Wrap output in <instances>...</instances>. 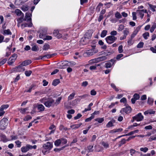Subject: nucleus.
Here are the masks:
<instances>
[{
  "label": "nucleus",
  "instance_id": "1",
  "mask_svg": "<svg viewBox=\"0 0 156 156\" xmlns=\"http://www.w3.org/2000/svg\"><path fill=\"white\" fill-rule=\"evenodd\" d=\"M62 99V97L58 98L55 101V100L51 98L44 97L40 99V102L43 104L47 108L54 107L60 104Z\"/></svg>",
  "mask_w": 156,
  "mask_h": 156
},
{
  "label": "nucleus",
  "instance_id": "2",
  "mask_svg": "<svg viewBox=\"0 0 156 156\" xmlns=\"http://www.w3.org/2000/svg\"><path fill=\"white\" fill-rule=\"evenodd\" d=\"M52 147L53 143L51 142H47L43 145L41 148L42 152L44 155L48 151L51 150Z\"/></svg>",
  "mask_w": 156,
  "mask_h": 156
},
{
  "label": "nucleus",
  "instance_id": "3",
  "mask_svg": "<svg viewBox=\"0 0 156 156\" xmlns=\"http://www.w3.org/2000/svg\"><path fill=\"white\" fill-rule=\"evenodd\" d=\"M37 146L36 145L32 146L29 144H27L26 146L22 147L21 149V151L23 153H26L28 151L32 149H36Z\"/></svg>",
  "mask_w": 156,
  "mask_h": 156
},
{
  "label": "nucleus",
  "instance_id": "4",
  "mask_svg": "<svg viewBox=\"0 0 156 156\" xmlns=\"http://www.w3.org/2000/svg\"><path fill=\"white\" fill-rule=\"evenodd\" d=\"M8 122V120L7 118H3L0 121V129L3 130L6 129Z\"/></svg>",
  "mask_w": 156,
  "mask_h": 156
},
{
  "label": "nucleus",
  "instance_id": "5",
  "mask_svg": "<svg viewBox=\"0 0 156 156\" xmlns=\"http://www.w3.org/2000/svg\"><path fill=\"white\" fill-rule=\"evenodd\" d=\"M25 67L22 66L21 64L17 66L16 67L10 70V73H16L23 71L25 70Z\"/></svg>",
  "mask_w": 156,
  "mask_h": 156
},
{
  "label": "nucleus",
  "instance_id": "6",
  "mask_svg": "<svg viewBox=\"0 0 156 156\" xmlns=\"http://www.w3.org/2000/svg\"><path fill=\"white\" fill-rule=\"evenodd\" d=\"M97 51L95 49L92 48L91 49L87 51L86 52L84 53L83 55L84 57H87L93 55L94 54L96 53Z\"/></svg>",
  "mask_w": 156,
  "mask_h": 156
},
{
  "label": "nucleus",
  "instance_id": "7",
  "mask_svg": "<svg viewBox=\"0 0 156 156\" xmlns=\"http://www.w3.org/2000/svg\"><path fill=\"white\" fill-rule=\"evenodd\" d=\"M117 39V37L114 36L110 35L107 37L105 38V40L108 43L110 44L113 43Z\"/></svg>",
  "mask_w": 156,
  "mask_h": 156
},
{
  "label": "nucleus",
  "instance_id": "8",
  "mask_svg": "<svg viewBox=\"0 0 156 156\" xmlns=\"http://www.w3.org/2000/svg\"><path fill=\"white\" fill-rule=\"evenodd\" d=\"M67 66V61L64 60L58 62L57 64V66L59 69L65 68Z\"/></svg>",
  "mask_w": 156,
  "mask_h": 156
},
{
  "label": "nucleus",
  "instance_id": "9",
  "mask_svg": "<svg viewBox=\"0 0 156 156\" xmlns=\"http://www.w3.org/2000/svg\"><path fill=\"white\" fill-rule=\"evenodd\" d=\"M115 62V60L114 59H111L110 60L106 62L105 63L104 66L107 69L110 68L114 64Z\"/></svg>",
  "mask_w": 156,
  "mask_h": 156
},
{
  "label": "nucleus",
  "instance_id": "10",
  "mask_svg": "<svg viewBox=\"0 0 156 156\" xmlns=\"http://www.w3.org/2000/svg\"><path fill=\"white\" fill-rule=\"evenodd\" d=\"M131 111V107L128 106L122 109L120 111V112L122 114H123L124 113L128 114L130 113Z\"/></svg>",
  "mask_w": 156,
  "mask_h": 156
},
{
  "label": "nucleus",
  "instance_id": "11",
  "mask_svg": "<svg viewBox=\"0 0 156 156\" xmlns=\"http://www.w3.org/2000/svg\"><path fill=\"white\" fill-rule=\"evenodd\" d=\"M133 119H135L137 122L141 121L144 119V116L141 113H139L133 117Z\"/></svg>",
  "mask_w": 156,
  "mask_h": 156
},
{
  "label": "nucleus",
  "instance_id": "12",
  "mask_svg": "<svg viewBox=\"0 0 156 156\" xmlns=\"http://www.w3.org/2000/svg\"><path fill=\"white\" fill-rule=\"evenodd\" d=\"M37 109L39 112H42L44 111L45 109L44 106L42 104L37 103L36 106Z\"/></svg>",
  "mask_w": 156,
  "mask_h": 156
},
{
  "label": "nucleus",
  "instance_id": "13",
  "mask_svg": "<svg viewBox=\"0 0 156 156\" xmlns=\"http://www.w3.org/2000/svg\"><path fill=\"white\" fill-rule=\"evenodd\" d=\"M136 12L140 15L141 19L143 17L144 15V13H147V11L146 10H136Z\"/></svg>",
  "mask_w": 156,
  "mask_h": 156
},
{
  "label": "nucleus",
  "instance_id": "14",
  "mask_svg": "<svg viewBox=\"0 0 156 156\" xmlns=\"http://www.w3.org/2000/svg\"><path fill=\"white\" fill-rule=\"evenodd\" d=\"M32 16V13L30 12H27L26 14L25 18L24 19V20L27 21H31V17Z\"/></svg>",
  "mask_w": 156,
  "mask_h": 156
},
{
  "label": "nucleus",
  "instance_id": "15",
  "mask_svg": "<svg viewBox=\"0 0 156 156\" xmlns=\"http://www.w3.org/2000/svg\"><path fill=\"white\" fill-rule=\"evenodd\" d=\"M57 55L56 53H54L51 54H48L44 56H41V58H50L55 57Z\"/></svg>",
  "mask_w": 156,
  "mask_h": 156
},
{
  "label": "nucleus",
  "instance_id": "16",
  "mask_svg": "<svg viewBox=\"0 0 156 156\" xmlns=\"http://www.w3.org/2000/svg\"><path fill=\"white\" fill-rule=\"evenodd\" d=\"M88 41L89 40L87 39V38H86L83 37L81 39L80 41V43L83 45H85L88 43Z\"/></svg>",
  "mask_w": 156,
  "mask_h": 156
},
{
  "label": "nucleus",
  "instance_id": "17",
  "mask_svg": "<svg viewBox=\"0 0 156 156\" xmlns=\"http://www.w3.org/2000/svg\"><path fill=\"white\" fill-rule=\"evenodd\" d=\"M32 62L31 60L30 59L26 60L23 62L21 63V65L23 67L24 66H25L27 65H28L31 63Z\"/></svg>",
  "mask_w": 156,
  "mask_h": 156
},
{
  "label": "nucleus",
  "instance_id": "18",
  "mask_svg": "<svg viewBox=\"0 0 156 156\" xmlns=\"http://www.w3.org/2000/svg\"><path fill=\"white\" fill-rule=\"evenodd\" d=\"M82 125V123H80L79 124H74L70 126V127L73 129H76L79 128Z\"/></svg>",
  "mask_w": 156,
  "mask_h": 156
},
{
  "label": "nucleus",
  "instance_id": "19",
  "mask_svg": "<svg viewBox=\"0 0 156 156\" xmlns=\"http://www.w3.org/2000/svg\"><path fill=\"white\" fill-rule=\"evenodd\" d=\"M15 13L18 16L24 17V14L19 9H16L15 11Z\"/></svg>",
  "mask_w": 156,
  "mask_h": 156
},
{
  "label": "nucleus",
  "instance_id": "20",
  "mask_svg": "<svg viewBox=\"0 0 156 156\" xmlns=\"http://www.w3.org/2000/svg\"><path fill=\"white\" fill-rule=\"evenodd\" d=\"M60 83V80L59 79H56L53 80L52 83V85L56 86Z\"/></svg>",
  "mask_w": 156,
  "mask_h": 156
},
{
  "label": "nucleus",
  "instance_id": "21",
  "mask_svg": "<svg viewBox=\"0 0 156 156\" xmlns=\"http://www.w3.org/2000/svg\"><path fill=\"white\" fill-rule=\"evenodd\" d=\"M0 136L2 138V140L3 142H6L8 141L5 135L1 134L0 135Z\"/></svg>",
  "mask_w": 156,
  "mask_h": 156
},
{
  "label": "nucleus",
  "instance_id": "22",
  "mask_svg": "<svg viewBox=\"0 0 156 156\" xmlns=\"http://www.w3.org/2000/svg\"><path fill=\"white\" fill-rule=\"evenodd\" d=\"M33 24L30 21L29 23H25L24 24H22L21 25V27H23L24 26V27H31L32 26Z\"/></svg>",
  "mask_w": 156,
  "mask_h": 156
},
{
  "label": "nucleus",
  "instance_id": "23",
  "mask_svg": "<svg viewBox=\"0 0 156 156\" xmlns=\"http://www.w3.org/2000/svg\"><path fill=\"white\" fill-rule=\"evenodd\" d=\"M76 64L75 62L73 61H67V66L73 67Z\"/></svg>",
  "mask_w": 156,
  "mask_h": 156
},
{
  "label": "nucleus",
  "instance_id": "24",
  "mask_svg": "<svg viewBox=\"0 0 156 156\" xmlns=\"http://www.w3.org/2000/svg\"><path fill=\"white\" fill-rule=\"evenodd\" d=\"M123 129L122 128H120L118 129H114L111 130L110 131L111 133H114L116 132H121L122 131Z\"/></svg>",
  "mask_w": 156,
  "mask_h": 156
},
{
  "label": "nucleus",
  "instance_id": "25",
  "mask_svg": "<svg viewBox=\"0 0 156 156\" xmlns=\"http://www.w3.org/2000/svg\"><path fill=\"white\" fill-rule=\"evenodd\" d=\"M29 110V107L25 108H21L20 109V112L23 114H25L27 111Z\"/></svg>",
  "mask_w": 156,
  "mask_h": 156
},
{
  "label": "nucleus",
  "instance_id": "26",
  "mask_svg": "<svg viewBox=\"0 0 156 156\" xmlns=\"http://www.w3.org/2000/svg\"><path fill=\"white\" fill-rule=\"evenodd\" d=\"M61 144V141L60 139H57L54 142V144L56 147L59 146Z\"/></svg>",
  "mask_w": 156,
  "mask_h": 156
},
{
  "label": "nucleus",
  "instance_id": "27",
  "mask_svg": "<svg viewBox=\"0 0 156 156\" xmlns=\"http://www.w3.org/2000/svg\"><path fill=\"white\" fill-rule=\"evenodd\" d=\"M92 34L91 33L89 32H87L84 35V37L87 38V39L89 40L91 37Z\"/></svg>",
  "mask_w": 156,
  "mask_h": 156
},
{
  "label": "nucleus",
  "instance_id": "28",
  "mask_svg": "<svg viewBox=\"0 0 156 156\" xmlns=\"http://www.w3.org/2000/svg\"><path fill=\"white\" fill-rule=\"evenodd\" d=\"M154 102V99L150 97L148 98L147 103L150 105H152Z\"/></svg>",
  "mask_w": 156,
  "mask_h": 156
},
{
  "label": "nucleus",
  "instance_id": "29",
  "mask_svg": "<svg viewBox=\"0 0 156 156\" xmlns=\"http://www.w3.org/2000/svg\"><path fill=\"white\" fill-rule=\"evenodd\" d=\"M95 121L98 122L99 123H102L104 121V119L103 118H98L94 119Z\"/></svg>",
  "mask_w": 156,
  "mask_h": 156
},
{
  "label": "nucleus",
  "instance_id": "30",
  "mask_svg": "<svg viewBox=\"0 0 156 156\" xmlns=\"http://www.w3.org/2000/svg\"><path fill=\"white\" fill-rule=\"evenodd\" d=\"M75 95V92H73L72 94H71L68 97V100L69 101L73 99Z\"/></svg>",
  "mask_w": 156,
  "mask_h": 156
},
{
  "label": "nucleus",
  "instance_id": "31",
  "mask_svg": "<svg viewBox=\"0 0 156 156\" xmlns=\"http://www.w3.org/2000/svg\"><path fill=\"white\" fill-rule=\"evenodd\" d=\"M101 144L105 148H107L109 147V145L107 142L103 141L101 142Z\"/></svg>",
  "mask_w": 156,
  "mask_h": 156
},
{
  "label": "nucleus",
  "instance_id": "32",
  "mask_svg": "<svg viewBox=\"0 0 156 156\" xmlns=\"http://www.w3.org/2000/svg\"><path fill=\"white\" fill-rule=\"evenodd\" d=\"M17 147H20L21 146V142L19 140H16L15 142Z\"/></svg>",
  "mask_w": 156,
  "mask_h": 156
},
{
  "label": "nucleus",
  "instance_id": "33",
  "mask_svg": "<svg viewBox=\"0 0 156 156\" xmlns=\"http://www.w3.org/2000/svg\"><path fill=\"white\" fill-rule=\"evenodd\" d=\"M107 31L106 30H103L102 32L101 36V37H104L107 34Z\"/></svg>",
  "mask_w": 156,
  "mask_h": 156
},
{
  "label": "nucleus",
  "instance_id": "34",
  "mask_svg": "<svg viewBox=\"0 0 156 156\" xmlns=\"http://www.w3.org/2000/svg\"><path fill=\"white\" fill-rule=\"evenodd\" d=\"M16 59H9L7 63L9 65H12L15 61Z\"/></svg>",
  "mask_w": 156,
  "mask_h": 156
},
{
  "label": "nucleus",
  "instance_id": "35",
  "mask_svg": "<svg viewBox=\"0 0 156 156\" xmlns=\"http://www.w3.org/2000/svg\"><path fill=\"white\" fill-rule=\"evenodd\" d=\"M156 28V23H154L152 26L150 30V31L151 33L153 32L154 30V29Z\"/></svg>",
  "mask_w": 156,
  "mask_h": 156
},
{
  "label": "nucleus",
  "instance_id": "36",
  "mask_svg": "<svg viewBox=\"0 0 156 156\" xmlns=\"http://www.w3.org/2000/svg\"><path fill=\"white\" fill-rule=\"evenodd\" d=\"M32 73L31 70L26 71L25 72V74L27 76H29Z\"/></svg>",
  "mask_w": 156,
  "mask_h": 156
},
{
  "label": "nucleus",
  "instance_id": "37",
  "mask_svg": "<svg viewBox=\"0 0 156 156\" xmlns=\"http://www.w3.org/2000/svg\"><path fill=\"white\" fill-rule=\"evenodd\" d=\"M3 34L11 35L12 34V33L10 32L9 29L5 30H4Z\"/></svg>",
  "mask_w": 156,
  "mask_h": 156
},
{
  "label": "nucleus",
  "instance_id": "38",
  "mask_svg": "<svg viewBox=\"0 0 156 156\" xmlns=\"http://www.w3.org/2000/svg\"><path fill=\"white\" fill-rule=\"evenodd\" d=\"M60 139L61 140V144H65L67 143V140L66 139L62 138Z\"/></svg>",
  "mask_w": 156,
  "mask_h": 156
},
{
  "label": "nucleus",
  "instance_id": "39",
  "mask_svg": "<svg viewBox=\"0 0 156 156\" xmlns=\"http://www.w3.org/2000/svg\"><path fill=\"white\" fill-rule=\"evenodd\" d=\"M9 107V105L8 104L2 105L1 107V108L2 110H3L4 109H6Z\"/></svg>",
  "mask_w": 156,
  "mask_h": 156
},
{
  "label": "nucleus",
  "instance_id": "40",
  "mask_svg": "<svg viewBox=\"0 0 156 156\" xmlns=\"http://www.w3.org/2000/svg\"><path fill=\"white\" fill-rule=\"evenodd\" d=\"M148 148L147 147H145L144 148L141 147L140 149V150L141 151H143L144 153L148 151Z\"/></svg>",
  "mask_w": 156,
  "mask_h": 156
},
{
  "label": "nucleus",
  "instance_id": "41",
  "mask_svg": "<svg viewBox=\"0 0 156 156\" xmlns=\"http://www.w3.org/2000/svg\"><path fill=\"white\" fill-rule=\"evenodd\" d=\"M115 17L118 19L121 18L122 17L121 14L118 12H117L115 13Z\"/></svg>",
  "mask_w": 156,
  "mask_h": 156
},
{
  "label": "nucleus",
  "instance_id": "42",
  "mask_svg": "<svg viewBox=\"0 0 156 156\" xmlns=\"http://www.w3.org/2000/svg\"><path fill=\"white\" fill-rule=\"evenodd\" d=\"M143 36L145 39H147V37L149 36V34L148 32H145L143 34Z\"/></svg>",
  "mask_w": 156,
  "mask_h": 156
},
{
  "label": "nucleus",
  "instance_id": "43",
  "mask_svg": "<svg viewBox=\"0 0 156 156\" xmlns=\"http://www.w3.org/2000/svg\"><path fill=\"white\" fill-rule=\"evenodd\" d=\"M31 119L32 117L30 115H27L24 118L23 120L24 121H28Z\"/></svg>",
  "mask_w": 156,
  "mask_h": 156
},
{
  "label": "nucleus",
  "instance_id": "44",
  "mask_svg": "<svg viewBox=\"0 0 156 156\" xmlns=\"http://www.w3.org/2000/svg\"><path fill=\"white\" fill-rule=\"evenodd\" d=\"M111 87L114 89L116 91H119V89L116 87L115 85L113 83H112L111 84Z\"/></svg>",
  "mask_w": 156,
  "mask_h": 156
},
{
  "label": "nucleus",
  "instance_id": "45",
  "mask_svg": "<svg viewBox=\"0 0 156 156\" xmlns=\"http://www.w3.org/2000/svg\"><path fill=\"white\" fill-rule=\"evenodd\" d=\"M93 146L92 145H90L87 147L88 152H91L93 151Z\"/></svg>",
  "mask_w": 156,
  "mask_h": 156
},
{
  "label": "nucleus",
  "instance_id": "46",
  "mask_svg": "<svg viewBox=\"0 0 156 156\" xmlns=\"http://www.w3.org/2000/svg\"><path fill=\"white\" fill-rule=\"evenodd\" d=\"M149 6L152 11L153 12H154L155 11V9L156 8V6L154 5L151 4H149Z\"/></svg>",
  "mask_w": 156,
  "mask_h": 156
},
{
  "label": "nucleus",
  "instance_id": "47",
  "mask_svg": "<svg viewBox=\"0 0 156 156\" xmlns=\"http://www.w3.org/2000/svg\"><path fill=\"white\" fill-rule=\"evenodd\" d=\"M49 45L48 44H46L44 46L43 50H46L49 49Z\"/></svg>",
  "mask_w": 156,
  "mask_h": 156
},
{
  "label": "nucleus",
  "instance_id": "48",
  "mask_svg": "<svg viewBox=\"0 0 156 156\" xmlns=\"http://www.w3.org/2000/svg\"><path fill=\"white\" fill-rule=\"evenodd\" d=\"M32 50L33 51H37L38 50V47L36 45H34L32 47Z\"/></svg>",
  "mask_w": 156,
  "mask_h": 156
},
{
  "label": "nucleus",
  "instance_id": "49",
  "mask_svg": "<svg viewBox=\"0 0 156 156\" xmlns=\"http://www.w3.org/2000/svg\"><path fill=\"white\" fill-rule=\"evenodd\" d=\"M106 126L107 127H110L114 126L113 124L110 121L108 123L106 124Z\"/></svg>",
  "mask_w": 156,
  "mask_h": 156
},
{
  "label": "nucleus",
  "instance_id": "50",
  "mask_svg": "<svg viewBox=\"0 0 156 156\" xmlns=\"http://www.w3.org/2000/svg\"><path fill=\"white\" fill-rule=\"evenodd\" d=\"M23 20H24L23 17L21 16V17L17 19V21L19 23H21Z\"/></svg>",
  "mask_w": 156,
  "mask_h": 156
},
{
  "label": "nucleus",
  "instance_id": "51",
  "mask_svg": "<svg viewBox=\"0 0 156 156\" xmlns=\"http://www.w3.org/2000/svg\"><path fill=\"white\" fill-rule=\"evenodd\" d=\"M124 26L123 25H120L119 26V27L118 28V30L119 31H122L124 28Z\"/></svg>",
  "mask_w": 156,
  "mask_h": 156
},
{
  "label": "nucleus",
  "instance_id": "52",
  "mask_svg": "<svg viewBox=\"0 0 156 156\" xmlns=\"http://www.w3.org/2000/svg\"><path fill=\"white\" fill-rule=\"evenodd\" d=\"M133 97L137 100L140 98V97L139 94L136 93L134 94Z\"/></svg>",
  "mask_w": 156,
  "mask_h": 156
},
{
  "label": "nucleus",
  "instance_id": "53",
  "mask_svg": "<svg viewBox=\"0 0 156 156\" xmlns=\"http://www.w3.org/2000/svg\"><path fill=\"white\" fill-rule=\"evenodd\" d=\"M34 85H32L30 87L29 89L27 91V92H30L32 90L34 89Z\"/></svg>",
  "mask_w": 156,
  "mask_h": 156
},
{
  "label": "nucleus",
  "instance_id": "54",
  "mask_svg": "<svg viewBox=\"0 0 156 156\" xmlns=\"http://www.w3.org/2000/svg\"><path fill=\"white\" fill-rule=\"evenodd\" d=\"M65 147H62L59 148H55L54 149V151L56 152L58 151L63 150Z\"/></svg>",
  "mask_w": 156,
  "mask_h": 156
},
{
  "label": "nucleus",
  "instance_id": "55",
  "mask_svg": "<svg viewBox=\"0 0 156 156\" xmlns=\"http://www.w3.org/2000/svg\"><path fill=\"white\" fill-rule=\"evenodd\" d=\"M82 115L80 113H78L77 114V115L74 117V119L75 120L77 119L80 118Z\"/></svg>",
  "mask_w": 156,
  "mask_h": 156
},
{
  "label": "nucleus",
  "instance_id": "56",
  "mask_svg": "<svg viewBox=\"0 0 156 156\" xmlns=\"http://www.w3.org/2000/svg\"><path fill=\"white\" fill-rule=\"evenodd\" d=\"M7 61V59H2L0 62V66L4 64Z\"/></svg>",
  "mask_w": 156,
  "mask_h": 156
},
{
  "label": "nucleus",
  "instance_id": "57",
  "mask_svg": "<svg viewBox=\"0 0 156 156\" xmlns=\"http://www.w3.org/2000/svg\"><path fill=\"white\" fill-rule=\"evenodd\" d=\"M144 45V43L142 42H140L137 45V48H140L143 47Z\"/></svg>",
  "mask_w": 156,
  "mask_h": 156
},
{
  "label": "nucleus",
  "instance_id": "58",
  "mask_svg": "<svg viewBox=\"0 0 156 156\" xmlns=\"http://www.w3.org/2000/svg\"><path fill=\"white\" fill-rule=\"evenodd\" d=\"M52 37L50 36H46L45 37L43 38L44 40H50L51 39Z\"/></svg>",
  "mask_w": 156,
  "mask_h": 156
},
{
  "label": "nucleus",
  "instance_id": "59",
  "mask_svg": "<svg viewBox=\"0 0 156 156\" xmlns=\"http://www.w3.org/2000/svg\"><path fill=\"white\" fill-rule=\"evenodd\" d=\"M121 103H123L125 104L126 102V99L125 98H123L120 100Z\"/></svg>",
  "mask_w": 156,
  "mask_h": 156
},
{
  "label": "nucleus",
  "instance_id": "60",
  "mask_svg": "<svg viewBox=\"0 0 156 156\" xmlns=\"http://www.w3.org/2000/svg\"><path fill=\"white\" fill-rule=\"evenodd\" d=\"M136 13H137V12H133L132 13L133 20H136Z\"/></svg>",
  "mask_w": 156,
  "mask_h": 156
},
{
  "label": "nucleus",
  "instance_id": "61",
  "mask_svg": "<svg viewBox=\"0 0 156 156\" xmlns=\"http://www.w3.org/2000/svg\"><path fill=\"white\" fill-rule=\"evenodd\" d=\"M88 82L87 81H85L83 82L81 84V85L83 87H86L88 85Z\"/></svg>",
  "mask_w": 156,
  "mask_h": 156
},
{
  "label": "nucleus",
  "instance_id": "62",
  "mask_svg": "<svg viewBox=\"0 0 156 156\" xmlns=\"http://www.w3.org/2000/svg\"><path fill=\"white\" fill-rule=\"evenodd\" d=\"M11 140H15L18 139V136L17 135H12L11 136Z\"/></svg>",
  "mask_w": 156,
  "mask_h": 156
},
{
  "label": "nucleus",
  "instance_id": "63",
  "mask_svg": "<svg viewBox=\"0 0 156 156\" xmlns=\"http://www.w3.org/2000/svg\"><path fill=\"white\" fill-rule=\"evenodd\" d=\"M154 140H156V137H154L153 136H151L149 139V141H151Z\"/></svg>",
  "mask_w": 156,
  "mask_h": 156
},
{
  "label": "nucleus",
  "instance_id": "64",
  "mask_svg": "<svg viewBox=\"0 0 156 156\" xmlns=\"http://www.w3.org/2000/svg\"><path fill=\"white\" fill-rule=\"evenodd\" d=\"M49 129L50 130L54 129L55 130L56 129V126L54 125H51L49 127Z\"/></svg>",
  "mask_w": 156,
  "mask_h": 156
}]
</instances>
